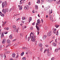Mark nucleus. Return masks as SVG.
<instances>
[{"instance_id": "nucleus-1", "label": "nucleus", "mask_w": 60, "mask_h": 60, "mask_svg": "<svg viewBox=\"0 0 60 60\" xmlns=\"http://www.w3.org/2000/svg\"><path fill=\"white\" fill-rule=\"evenodd\" d=\"M37 23H36V27L37 28V30L38 31H39L40 30V28L37 26V25H39L40 24V20L39 19H38L37 20Z\"/></svg>"}, {"instance_id": "nucleus-2", "label": "nucleus", "mask_w": 60, "mask_h": 60, "mask_svg": "<svg viewBox=\"0 0 60 60\" xmlns=\"http://www.w3.org/2000/svg\"><path fill=\"white\" fill-rule=\"evenodd\" d=\"M33 35V34L32 33H30V37H28V41H29V40H30V38H32V39H33V38H34V35Z\"/></svg>"}, {"instance_id": "nucleus-3", "label": "nucleus", "mask_w": 60, "mask_h": 60, "mask_svg": "<svg viewBox=\"0 0 60 60\" xmlns=\"http://www.w3.org/2000/svg\"><path fill=\"white\" fill-rule=\"evenodd\" d=\"M7 5V4H6V2H3L2 4V8H3L4 7H5Z\"/></svg>"}, {"instance_id": "nucleus-4", "label": "nucleus", "mask_w": 60, "mask_h": 60, "mask_svg": "<svg viewBox=\"0 0 60 60\" xmlns=\"http://www.w3.org/2000/svg\"><path fill=\"white\" fill-rule=\"evenodd\" d=\"M34 38H30V41H33V42H34V41H35V37H36V36H35L34 35Z\"/></svg>"}, {"instance_id": "nucleus-5", "label": "nucleus", "mask_w": 60, "mask_h": 60, "mask_svg": "<svg viewBox=\"0 0 60 60\" xmlns=\"http://www.w3.org/2000/svg\"><path fill=\"white\" fill-rule=\"evenodd\" d=\"M52 33V31H49V33H47V35H48V36H50L51 35Z\"/></svg>"}, {"instance_id": "nucleus-6", "label": "nucleus", "mask_w": 60, "mask_h": 60, "mask_svg": "<svg viewBox=\"0 0 60 60\" xmlns=\"http://www.w3.org/2000/svg\"><path fill=\"white\" fill-rule=\"evenodd\" d=\"M24 8L25 10H28V9H29V7L27 5H26V6L24 7Z\"/></svg>"}, {"instance_id": "nucleus-7", "label": "nucleus", "mask_w": 60, "mask_h": 60, "mask_svg": "<svg viewBox=\"0 0 60 60\" xmlns=\"http://www.w3.org/2000/svg\"><path fill=\"white\" fill-rule=\"evenodd\" d=\"M15 55L16 54H15V53H13L12 54V57L14 58L15 57Z\"/></svg>"}, {"instance_id": "nucleus-8", "label": "nucleus", "mask_w": 60, "mask_h": 60, "mask_svg": "<svg viewBox=\"0 0 60 60\" xmlns=\"http://www.w3.org/2000/svg\"><path fill=\"white\" fill-rule=\"evenodd\" d=\"M47 37V36L44 35L43 37V40H44V39H45Z\"/></svg>"}, {"instance_id": "nucleus-9", "label": "nucleus", "mask_w": 60, "mask_h": 60, "mask_svg": "<svg viewBox=\"0 0 60 60\" xmlns=\"http://www.w3.org/2000/svg\"><path fill=\"white\" fill-rule=\"evenodd\" d=\"M6 42V39H4L3 40V41L2 42V43L3 44L4 43H5V42Z\"/></svg>"}, {"instance_id": "nucleus-10", "label": "nucleus", "mask_w": 60, "mask_h": 60, "mask_svg": "<svg viewBox=\"0 0 60 60\" xmlns=\"http://www.w3.org/2000/svg\"><path fill=\"white\" fill-rule=\"evenodd\" d=\"M2 34L1 36L0 37L2 38H3V37H4V34L2 32Z\"/></svg>"}, {"instance_id": "nucleus-11", "label": "nucleus", "mask_w": 60, "mask_h": 60, "mask_svg": "<svg viewBox=\"0 0 60 60\" xmlns=\"http://www.w3.org/2000/svg\"><path fill=\"white\" fill-rule=\"evenodd\" d=\"M50 20H52L53 19V17L52 15H50Z\"/></svg>"}, {"instance_id": "nucleus-12", "label": "nucleus", "mask_w": 60, "mask_h": 60, "mask_svg": "<svg viewBox=\"0 0 60 60\" xmlns=\"http://www.w3.org/2000/svg\"><path fill=\"white\" fill-rule=\"evenodd\" d=\"M7 43H8L9 44L11 42V41H10V40L9 39H8L7 40Z\"/></svg>"}, {"instance_id": "nucleus-13", "label": "nucleus", "mask_w": 60, "mask_h": 60, "mask_svg": "<svg viewBox=\"0 0 60 60\" xmlns=\"http://www.w3.org/2000/svg\"><path fill=\"white\" fill-rule=\"evenodd\" d=\"M9 38L10 39H12V35H11L9 36Z\"/></svg>"}, {"instance_id": "nucleus-14", "label": "nucleus", "mask_w": 60, "mask_h": 60, "mask_svg": "<svg viewBox=\"0 0 60 60\" xmlns=\"http://www.w3.org/2000/svg\"><path fill=\"white\" fill-rule=\"evenodd\" d=\"M53 0H47V2H49V3H50Z\"/></svg>"}, {"instance_id": "nucleus-15", "label": "nucleus", "mask_w": 60, "mask_h": 60, "mask_svg": "<svg viewBox=\"0 0 60 60\" xmlns=\"http://www.w3.org/2000/svg\"><path fill=\"white\" fill-rule=\"evenodd\" d=\"M40 0H38L37 1V4H40Z\"/></svg>"}, {"instance_id": "nucleus-16", "label": "nucleus", "mask_w": 60, "mask_h": 60, "mask_svg": "<svg viewBox=\"0 0 60 60\" xmlns=\"http://www.w3.org/2000/svg\"><path fill=\"white\" fill-rule=\"evenodd\" d=\"M19 9L20 10H22V6H21L19 8Z\"/></svg>"}, {"instance_id": "nucleus-17", "label": "nucleus", "mask_w": 60, "mask_h": 60, "mask_svg": "<svg viewBox=\"0 0 60 60\" xmlns=\"http://www.w3.org/2000/svg\"><path fill=\"white\" fill-rule=\"evenodd\" d=\"M32 17H30L29 18V20L31 21V20H32Z\"/></svg>"}, {"instance_id": "nucleus-18", "label": "nucleus", "mask_w": 60, "mask_h": 60, "mask_svg": "<svg viewBox=\"0 0 60 60\" xmlns=\"http://www.w3.org/2000/svg\"><path fill=\"white\" fill-rule=\"evenodd\" d=\"M1 57H4V54H1Z\"/></svg>"}, {"instance_id": "nucleus-19", "label": "nucleus", "mask_w": 60, "mask_h": 60, "mask_svg": "<svg viewBox=\"0 0 60 60\" xmlns=\"http://www.w3.org/2000/svg\"><path fill=\"white\" fill-rule=\"evenodd\" d=\"M38 5H35V7L36 9L37 10L38 9Z\"/></svg>"}, {"instance_id": "nucleus-20", "label": "nucleus", "mask_w": 60, "mask_h": 60, "mask_svg": "<svg viewBox=\"0 0 60 60\" xmlns=\"http://www.w3.org/2000/svg\"><path fill=\"white\" fill-rule=\"evenodd\" d=\"M22 60H26V58L25 57H24L22 58Z\"/></svg>"}, {"instance_id": "nucleus-21", "label": "nucleus", "mask_w": 60, "mask_h": 60, "mask_svg": "<svg viewBox=\"0 0 60 60\" xmlns=\"http://www.w3.org/2000/svg\"><path fill=\"white\" fill-rule=\"evenodd\" d=\"M5 10L7 12H8L9 11V10L8 8L5 9Z\"/></svg>"}, {"instance_id": "nucleus-22", "label": "nucleus", "mask_w": 60, "mask_h": 60, "mask_svg": "<svg viewBox=\"0 0 60 60\" xmlns=\"http://www.w3.org/2000/svg\"><path fill=\"white\" fill-rule=\"evenodd\" d=\"M0 15L1 16H2V17H4V14H0Z\"/></svg>"}, {"instance_id": "nucleus-23", "label": "nucleus", "mask_w": 60, "mask_h": 60, "mask_svg": "<svg viewBox=\"0 0 60 60\" xmlns=\"http://www.w3.org/2000/svg\"><path fill=\"white\" fill-rule=\"evenodd\" d=\"M24 54V52H22L21 54V56H23V55Z\"/></svg>"}, {"instance_id": "nucleus-24", "label": "nucleus", "mask_w": 60, "mask_h": 60, "mask_svg": "<svg viewBox=\"0 0 60 60\" xmlns=\"http://www.w3.org/2000/svg\"><path fill=\"white\" fill-rule=\"evenodd\" d=\"M3 46L4 47H6V48H7L8 47V46H10V45H5V46L4 45H3Z\"/></svg>"}, {"instance_id": "nucleus-25", "label": "nucleus", "mask_w": 60, "mask_h": 60, "mask_svg": "<svg viewBox=\"0 0 60 60\" xmlns=\"http://www.w3.org/2000/svg\"><path fill=\"white\" fill-rule=\"evenodd\" d=\"M22 20H24V19H26V18L24 17H23L22 18Z\"/></svg>"}, {"instance_id": "nucleus-26", "label": "nucleus", "mask_w": 60, "mask_h": 60, "mask_svg": "<svg viewBox=\"0 0 60 60\" xmlns=\"http://www.w3.org/2000/svg\"><path fill=\"white\" fill-rule=\"evenodd\" d=\"M10 53V52L9 51H6V54H9V53Z\"/></svg>"}, {"instance_id": "nucleus-27", "label": "nucleus", "mask_w": 60, "mask_h": 60, "mask_svg": "<svg viewBox=\"0 0 60 60\" xmlns=\"http://www.w3.org/2000/svg\"><path fill=\"white\" fill-rule=\"evenodd\" d=\"M58 49H56L55 50V51L56 52L58 51Z\"/></svg>"}, {"instance_id": "nucleus-28", "label": "nucleus", "mask_w": 60, "mask_h": 60, "mask_svg": "<svg viewBox=\"0 0 60 60\" xmlns=\"http://www.w3.org/2000/svg\"><path fill=\"white\" fill-rule=\"evenodd\" d=\"M13 28H16V26L15 25H14L13 26Z\"/></svg>"}, {"instance_id": "nucleus-29", "label": "nucleus", "mask_w": 60, "mask_h": 60, "mask_svg": "<svg viewBox=\"0 0 60 60\" xmlns=\"http://www.w3.org/2000/svg\"><path fill=\"white\" fill-rule=\"evenodd\" d=\"M4 34H8V32H3Z\"/></svg>"}, {"instance_id": "nucleus-30", "label": "nucleus", "mask_w": 60, "mask_h": 60, "mask_svg": "<svg viewBox=\"0 0 60 60\" xmlns=\"http://www.w3.org/2000/svg\"><path fill=\"white\" fill-rule=\"evenodd\" d=\"M22 48V49H27V48H26V47H23Z\"/></svg>"}, {"instance_id": "nucleus-31", "label": "nucleus", "mask_w": 60, "mask_h": 60, "mask_svg": "<svg viewBox=\"0 0 60 60\" xmlns=\"http://www.w3.org/2000/svg\"><path fill=\"white\" fill-rule=\"evenodd\" d=\"M52 45H56V44L55 43V42H53L52 43Z\"/></svg>"}, {"instance_id": "nucleus-32", "label": "nucleus", "mask_w": 60, "mask_h": 60, "mask_svg": "<svg viewBox=\"0 0 60 60\" xmlns=\"http://www.w3.org/2000/svg\"><path fill=\"white\" fill-rule=\"evenodd\" d=\"M30 30H33V27H30Z\"/></svg>"}, {"instance_id": "nucleus-33", "label": "nucleus", "mask_w": 60, "mask_h": 60, "mask_svg": "<svg viewBox=\"0 0 60 60\" xmlns=\"http://www.w3.org/2000/svg\"><path fill=\"white\" fill-rule=\"evenodd\" d=\"M55 26L56 27V28H58V27L59 26V25H55Z\"/></svg>"}, {"instance_id": "nucleus-34", "label": "nucleus", "mask_w": 60, "mask_h": 60, "mask_svg": "<svg viewBox=\"0 0 60 60\" xmlns=\"http://www.w3.org/2000/svg\"><path fill=\"white\" fill-rule=\"evenodd\" d=\"M47 51L48 53H49V49H48V50H47Z\"/></svg>"}, {"instance_id": "nucleus-35", "label": "nucleus", "mask_w": 60, "mask_h": 60, "mask_svg": "<svg viewBox=\"0 0 60 60\" xmlns=\"http://www.w3.org/2000/svg\"><path fill=\"white\" fill-rule=\"evenodd\" d=\"M48 8H44V10L45 11H46V10H48Z\"/></svg>"}, {"instance_id": "nucleus-36", "label": "nucleus", "mask_w": 60, "mask_h": 60, "mask_svg": "<svg viewBox=\"0 0 60 60\" xmlns=\"http://www.w3.org/2000/svg\"><path fill=\"white\" fill-rule=\"evenodd\" d=\"M20 36H21L22 37L23 36V34L22 33H20Z\"/></svg>"}, {"instance_id": "nucleus-37", "label": "nucleus", "mask_w": 60, "mask_h": 60, "mask_svg": "<svg viewBox=\"0 0 60 60\" xmlns=\"http://www.w3.org/2000/svg\"><path fill=\"white\" fill-rule=\"evenodd\" d=\"M58 31H57L56 34V35H58Z\"/></svg>"}, {"instance_id": "nucleus-38", "label": "nucleus", "mask_w": 60, "mask_h": 60, "mask_svg": "<svg viewBox=\"0 0 60 60\" xmlns=\"http://www.w3.org/2000/svg\"><path fill=\"white\" fill-rule=\"evenodd\" d=\"M42 49H43V48H41V49H40V51L41 52H42Z\"/></svg>"}, {"instance_id": "nucleus-39", "label": "nucleus", "mask_w": 60, "mask_h": 60, "mask_svg": "<svg viewBox=\"0 0 60 60\" xmlns=\"http://www.w3.org/2000/svg\"><path fill=\"white\" fill-rule=\"evenodd\" d=\"M54 59H55L54 57H53L51 58V60H54Z\"/></svg>"}, {"instance_id": "nucleus-40", "label": "nucleus", "mask_w": 60, "mask_h": 60, "mask_svg": "<svg viewBox=\"0 0 60 60\" xmlns=\"http://www.w3.org/2000/svg\"><path fill=\"white\" fill-rule=\"evenodd\" d=\"M21 0L20 1V4H23V2H22L21 3Z\"/></svg>"}, {"instance_id": "nucleus-41", "label": "nucleus", "mask_w": 60, "mask_h": 60, "mask_svg": "<svg viewBox=\"0 0 60 60\" xmlns=\"http://www.w3.org/2000/svg\"><path fill=\"white\" fill-rule=\"evenodd\" d=\"M42 44L41 43H39L38 44V45H42Z\"/></svg>"}, {"instance_id": "nucleus-42", "label": "nucleus", "mask_w": 60, "mask_h": 60, "mask_svg": "<svg viewBox=\"0 0 60 60\" xmlns=\"http://www.w3.org/2000/svg\"><path fill=\"white\" fill-rule=\"evenodd\" d=\"M20 20V18H19L18 19L16 20V21H18V20Z\"/></svg>"}, {"instance_id": "nucleus-43", "label": "nucleus", "mask_w": 60, "mask_h": 60, "mask_svg": "<svg viewBox=\"0 0 60 60\" xmlns=\"http://www.w3.org/2000/svg\"><path fill=\"white\" fill-rule=\"evenodd\" d=\"M37 41H35V43H36V44H35V45H37V44H36V43H37Z\"/></svg>"}, {"instance_id": "nucleus-44", "label": "nucleus", "mask_w": 60, "mask_h": 60, "mask_svg": "<svg viewBox=\"0 0 60 60\" xmlns=\"http://www.w3.org/2000/svg\"><path fill=\"white\" fill-rule=\"evenodd\" d=\"M15 30H16V31H17V32L18 33V29H15Z\"/></svg>"}, {"instance_id": "nucleus-45", "label": "nucleus", "mask_w": 60, "mask_h": 60, "mask_svg": "<svg viewBox=\"0 0 60 60\" xmlns=\"http://www.w3.org/2000/svg\"><path fill=\"white\" fill-rule=\"evenodd\" d=\"M41 21L42 22V23H43V19H41Z\"/></svg>"}, {"instance_id": "nucleus-46", "label": "nucleus", "mask_w": 60, "mask_h": 60, "mask_svg": "<svg viewBox=\"0 0 60 60\" xmlns=\"http://www.w3.org/2000/svg\"><path fill=\"white\" fill-rule=\"evenodd\" d=\"M11 10H12V8H11L9 10V11H11Z\"/></svg>"}, {"instance_id": "nucleus-47", "label": "nucleus", "mask_w": 60, "mask_h": 60, "mask_svg": "<svg viewBox=\"0 0 60 60\" xmlns=\"http://www.w3.org/2000/svg\"><path fill=\"white\" fill-rule=\"evenodd\" d=\"M16 39H15L13 40L12 41H16Z\"/></svg>"}, {"instance_id": "nucleus-48", "label": "nucleus", "mask_w": 60, "mask_h": 60, "mask_svg": "<svg viewBox=\"0 0 60 60\" xmlns=\"http://www.w3.org/2000/svg\"><path fill=\"white\" fill-rule=\"evenodd\" d=\"M46 50H47V49H45V50L44 51V53H45V52H46Z\"/></svg>"}, {"instance_id": "nucleus-49", "label": "nucleus", "mask_w": 60, "mask_h": 60, "mask_svg": "<svg viewBox=\"0 0 60 60\" xmlns=\"http://www.w3.org/2000/svg\"><path fill=\"white\" fill-rule=\"evenodd\" d=\"M50 6L49 5H48L47 7V8H50Z\"/></svg>"}, {"instance_id": "nucleus-50", "label": "nucleus", "mask_w": 60, "mask_h": 60, "mask_svg": "<svg viewBox=\"0 0 60 60\" xmlns=\"http://www.w3.org/2000/svg\"><path fill=\"white\" fill-rule=\"evenodd\" d=\"M38 27H40L41 26V25H38Z\"/></svg>"}, {"instance_id": "nucleus-51", "label": "nucleus", "mask_w": 60, "mask_h": 60, "mask_svg": "<svg viewBox=\"0 0 60 60\" xmlns=\"http://www.w3.org/2000/svg\"><path fill=\"white\" fill-rule=\"evenodd\" d=\"M53 33L54 34H56V31H53Z\"/></svg>"}, {"instance_id": "nucleus-52", "label": "nucleus", "mask_w": 60, "mask_h": 60, "mask_svg": "<svg viewBox=\"0 0 60 60\" xmlns=\"http://www.w3.org/2000/svg\"><path fill=\"white\" fill-rule=\"evenodd\" d=\"M4 50H5V51H7V50L6 49H4Z\"/></svg>"}, {"instance_id": "nucleus-53", "label": "nucleus", "mask_w": 60, "mask_h": 60, "mask_svg": "<svg viewBox=\"0 0 60 60\" xmlns=\"http://www.w3.org/2000/svg\"><path fill=\"white\" fill-rule=\"evenodd\" d=\"M35 22H34L32 24V25H33V26L34 25V24H35Z\"/></svg>"}, {"instance_id": "nucleus-54", "label": "nucleus", "mask_w": 60, "mask_h": 60, "mask_svg": "<svg viewBox=\"0 0 60 60\" xmlns=\"http://www.w3.org/2000/svg\"><path fill=\"white\" fill-rule=\"evenodd\" d=\"M6 30H9V28L8 27H7L6 28Z\"/></svg>"}, {"instance_id": "nucleus-55", "label": "nucleus", "mask_w": 60, "mask_h": 60, "mask_svg": "<svg viewBox=\"0 0 60 60\" xmlns=\"http://www.w3.org/2000/svg\"><path fill=\"white\" fill-rule=\"evenodd\" d=\"M22 23H24V22H25V21H22Z\"/></svg>"}, {"instance_id": "nucleus-56", "label": "nucleus", "mask_w": 60, "mask_h": 60, "mask_svg": "<svg viewBox=\"0 0 60 60\" xmlns=\"http://www.w3.org/2000/svg\"><path fill=\"white\" fill-rule=\"evenodd\" d=\"M29 5H31V3H30V2H29L28 3Z\"/></svg>"}, {"instance_id": "nucleus-57", "label": "nucleus", "mask_w": 60, "mask_h": 60, "mask_svg": "<svg viewBox=\"0 0 60 60\" xmlns=\"http://www.w3.org/2000/svg\"><path fill=\"white\" fill-rule=\"evenodd\" d=\"M4 13V14H5L6 13V11H4L3 12Z\"/></svg>"}, {"instance_id": "nucleus-58", "label": "nucleus", "mask_w": 60, "mask_h": 60, "mask_svg": "<svg viewBox=\"0 0 60 60\" xmlns=\"http://www.w3.org/2000/svg\"><path fill=\"white\" fill-rule=\"evenodd\" d=\"M27 35H26V37H25V38L26 39H26H27Z\"/></svg>"}, {"instance_id": "nucleus-59", "label": "nucleus", "mask_w": 60, "mask_h": 60, "mask_svg": "<svg viewBox=\"0 0 60 60\" xmlns=\"http://www.w3.org/2000/svg\"><path fill=\"white\" fill-rule=\"evenodd\" d=\"M18 56H19V55H17V56L16 57V58H18Z\"/></svg>"}, {"instance_id": "nucleus-60", "label": "nucleus", "mask_w": 60, "mask_h": 60, "mask_svg": "<svg viewBox=\"0 0 60 60\" xmlns=\"http://www.w3.org/2000/svg\"><path fill=\"white\" fill-rule=\"evenodd\" d=\"M0 47L1 48H2L3 47L2 46V45H0Z\"/></svg>"}, {"instance_id": "nucleus-61", "label": "nucleus", "mask_w": 60, "mask_h": 60, "mask_svg": "<svg viewBox=\"0 0 60 60\" xmlns=\"http://www.w3.org/2000/svg\"><path fill=\"white\" fill-rule=\"evenodd\" d=\"M52 13V10L51 9V11L50 12V13L51 14Z\"/></svg>"}, {"instance_id": "nucleus-62", "label": "nucleus", "mask_w": 60, "mask_h": 60, "mask_svg": "<svg viewBox=\"0 0 60 60\" xmlns=\"http://www.w3.org/2000/svg\"><path fill=\"white\" fill-rule=\"evenodd\" d=\"M32 12L33 13H34L35 12H34V10H33V11H32Z\"/></svg>"}, {"instance_id": "nucleus-63", "label": "nucleus", "mask_w": 60, "mask_h": 60, "mask_svg": "<svg viewBox=\"0 0 60 60\" xmlns=\"http://www.w3.org/2000/svg\"><path fill=\"white\" fill-rule=\"evenodd\" d=\"M58 3L59 4H60V0H59V2H58Z\"/></svg>"}, {"instance_id": "nucleus-64", "label": "nucleus", "mask_w": 60, "mask_h": 60, "mask_svg": "<svg viewBox=\"0 0 60 60\" xmlns=\"http://www.w3.org/2000/svg\"><path fill=\"white\" fill-rule=\"evenodd\" d=\"M4 9H3V10H2V12H4Z\"/></svg>"}]
</instances>
